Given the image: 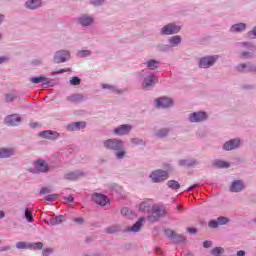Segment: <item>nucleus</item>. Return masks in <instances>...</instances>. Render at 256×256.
Listing matches in <instances>:
<instances>
[{
  "instance_id": "nucleus-1",
  "label": "nucleus",
  "mask_w": 256,
  "mask_h": 256,
  "mask_svg": "<svg viewBox=\"0 0 256 256\" xmlns=\"http://www.w3.org/2000/svg\"><path fill=\"white\" fill-rule=\"evenodd\" d=\"M104 149L114 151V155L118 161L125 159L127 152L125 151V142L119 138L107 139L102 142Z\"/></svg>"
},
{
  "instance_id": "nucleus-2",
  "label": "nucleus",
  "mask_w": 256,
  "mask_h": 256,
  "mask_svg": "<svg viewBox=\"0 0 256 256\" xmlns=\"http://www.w3.org/2000/svg\"><path fill=\"white\" fill-rule=\"evenodd\" d=\"M140 75L143 77L142 87L145 91H149L151 87H155V84L159 81V78L151 71H142Z\"/></svg>"
},
{
  "instance_id": "nucleus-3",
  "label": "nucleus",
  "mask_w": 256,
  "mask_h": 256,
  "mask_svg": "<svg viewBox=\"0 0 256 256\" xmlns=\"http://www.w3.org/2000/svg\"><path fill=\"white\" fill-rule=\"evenodd\" d=\"M219 61V55H208L199 58L198 67L199 69H211Z\"/></svg>"
},
{
  "instance_id": "nucleus-4",
  "label": "nucleus",
  "mask_w": 256,
  "mask_h": 256,
  "mask_svg": "<svg viewBox=\"0 0 256 256\" xmlns=\"http://www.w3.org/2000/svg\"><path fill=\"white\" fill-rule=\"evenodd\" d=\"M240 47H243V49H247L248 51H242L239 53L240 59H255V53L256 46H254L251 42H241Z\"/></svg>"
},
{
  "instance_id": "nucleus-5",
  "label": "nucleus",
  "mask_w": 256,
  "mask_h": 256,
  "mask_svg": "<svg viewBox=\"0 0 256 256\" xmlns=\"http://www.w3.org/2000/svg\"><path fill=\"white\" fill-rule=\"evenodd\" d=\"M71 61V51L67 49H61L54 53L53 63L60 65L61 63H67Z\"/></svg>"
},
{
  "instance_id": "nucleus-6",
  "label": "nucleus",
  "mask_w": 256,
  "mask_h": 256,
  "mask_svg": "<svg viewBox=\"0 0 256 256\" xmlns=\"http://www.w3.org/2000/svg\"><path fill=\"white\" fill-rule=\"evenodd\" d=\"M150 179L153 183H163V181L169 179V173L162 169H157L151 172Z\"/></svg>"
},
{
  "instance_id": "nucleus-7",
  "label": "nucleus",
  "mask_w": 256,
  "mask_h": 256,
  "mask_svg": "<svg viewBox=\"0 0 256 256\" xmlns=\"http://www.w3.org/2000/svg\"><path fill=\"white\" fill-rule=\"evenodd\" d=\"M151 212L152 214L147 217V221H149L150 223H155L159 221V219H161V217L165 215V210H163L161 206H157V205L153 206Z\"/></svg>"
},
{
  "instance_id": "nucleus-8",
  "label": "nucleus",
  "mask_w": 256,
  "mask_h": 256,
  "mask_svg": "<svg viewBox=\"0 0 256 256\" xmlns=\"http://www.w3.org/2000/svg\"><path fill=\"white\" fill-rule=\"evenodd\" d=\"M179 31H181V26L175 23H169L161 28L160 35H177Z\"/></svg>"
},
{
  "instance_id": "nucleus-9",
  "label": "nucleus",
  "mask_w": 256,
  "mask_h": 256,
  "mask_svg": "<svg viewBox=\"0 0 256 256\" xmlns=\"http://www.w3.org/2000/svg\"><path fill=\"white\" fill-rule=\"evenodd\" d=\"M209 116L205 111L193 112L189 115L188 121L190 123H203V121H207Z\"/></svg>"
},
{
  "instance_id": "nucleus-10",
  "label": "nucleus",
  "mask_w": 256,
  "mask_h": 256,
  "mask_svg": "<svg viewBox=\"0 0 256 256\" xmlns=\"http://www.w3.org/2000/svg\"><path fill=\"white\" fill-rule=\"evenodd\" d=\"M243 145V142H241V138H234L226 141L222 149L224 151H235V149H239Z\"/></svg>"
},
{
  "instance_id": "nucleus-11",
  "label": "nucleus",
  "mask_w": 256,
  "mask_h": 256,
  "mask_svg": "<svg viewBox=\"0 0 256 256\" xmlns=\"http://www.w3.org/2000/svg\"><path fill=\"white\" fill-rule=\"evenodd\" d=\"M21 115L19 114H10L4 118V123L8 127H19L21 125Z\"/></svg>"
},
{
  "instance_id": "nucleus-12",
  "label": "nucleus",
  "mask_w": 256,
  "mask_h": 256,
  "mask_svg": "<svg viewBox=\"0 0 256 256\" xmlns=\"http://www.w3.org/2000/svg\"><path fill=\"white\" fill-rule=\"evenodd\" d=\"M164 234L166 235V237H168V239H171L173 243H185V241H187V238H185V236L177 234L171 229H166L164 231Z\"/></svg>"
},
{
  "instance_id": "nucleus-13",
  "label": "nucleus",
  "mask_w": 256,
  "mask_h": 256,
  "mask_svg": "<svg viewBox=\"0 0 256 256\" xmlns=\"http://www.w3.org/2000/svg\"><path fill=\"white\" fill-rule=\"evenodd\" d=\"M229 218L225 216H219L217 219H212L208 222V227L210 229H217L223 225H229Z\"/></svg>"
},
{
  "instance_id": "nucleus-14",
  "label": "nucleus",
  "mask_w": 256,
  "mask_h": 256,
  "mask_svg": "<svg viewBox=\"0 0 256 256\" xmlns=\"http://www.w3.org/2000/svg\"><path fill=\"white\" fill-rule=\"evenodd\" d=\"M87 127V122L85 121H78V122H71L66 125V131L70 133H75L76 131H83Z\"/></svg>"
},
{
  "instance_id": "nucleus-15",
  "label": "nucleus",
  "mask_w": 256,
  "mask_h": 256,
  "mask_svg": "<svg viewBox=\"0 0 256 256\" xmlns=\"http://www.w3.org/2000/svg\"><path fill=\"white\" fill-rule=\"evenodd\" d=\"M133 131V126L129 124H122L114 128L113 133L118 137H123V135H129Z\"/></svg>"
},
{
  "instance_id": "nucleus-16",
  "label": "nucleus",
  "mask_w": 256,
  "mask_h": 256,
  "mask_svg": "<svg viewBox=\"0 0 256 256\" xmlns=\"http://www.w3.org/2000/svg\"><path fill=\"white\" fill-rule=\"evenodd\" d=\"M38 137H41L42 139H48L49 141H57V139L61 137V134L53 130H44L39 132Z\"/></svg>"
},
{
  "instance_id": "nucleus-17",
  "label": "nucleus",
  "mask_w": 256,
  "mask_h": 256,
  "mask_svg": "<svg viewBox=\"0 0 256 256\" xmlns=\"http://www.w3.org/2000/svg\"><path fill=\"white\" fill-rule=\"evenodd\" d=\"M78 25H81V27H91V25H93V23H95V18L93 16L87 15V14H83L81 16H79L76 19Z\"/></svg>"
},
{
  "instance_id": "nucleus-18",
  "label": "nucleus",
  "mask_w": 256,
  "mask_h": 256,
  "mask_svg": "<svg viewBox=\"0 0 256 256\" xmlns=\"http://www.w3.org/2000/svg\"><path fill=\"white\" fill-rule=\"evenodd\" d=\"M158 109H169L173 107V99L167 97H160L155 100Z\"/></svg>"
},
{
  "instance_id": "nucleus-19",
  "label": "nucleus",
  "mask_w": 256,
  "mask_h": 256,
  "mask_svg": "<svg viewBox=\"0 0 256 256\" xmlns=\"http://www.w3.org/2000/svg\"><path fill=\"white\" fill-rule=\"evenodd\" d=\"M36 173H49V164L43 159H38L34 162Z\"/></svg>"
},
{
  "instance_id": "nucleus-20",
  "label": "nucleus",
  "mask_w": 256,
  "mask_h": 256,
  "mask_svg": "<svg viewBox=\"0 0 256 256\" xmlns=\"http://www.w3.org/2000/svg\"><path fill=\"white\" fill-rule=\"evenodd\" d=\"M43 6V1L42 0H27L24 3L25 9L28 11H37V9H40V7Z\"/></svg>"
},
{
  "instance_id": "nucleus-21",
  "label": "nucleus",
  "mask_w": 256,
  "mask_h": 256,
  "mask_svg": "<svg viewBox=\"0 0 256 256\" xmlns=\"http://www.w3.org/2000/svg\"><path fill=\"white\" fill-rule=\"evenodd\" d=\"M92 201L97 205H101V207H105L109 203V198L104 194L95 193L92 196Z\"/></svg>"
},
{
  "instance_id": "nucleus-22",
  "label": "nucleus",
  "mask_w": 256,
  "mask_h": 256,
  "mask_svg": "<svg viewBox=\"0 0 256 256\" xmlns=\"http://www.w3.org/2000/svg\"><path fill=\"white\" fill-rule=\"evenodd\" d=\"M15 148L13 147H1L0 148V159H9L10 157H15Z\"/></svg>"
},
{
  "instance_id": "nucleus-23",
  "label": "nucleus",
  "mask_w": 256,
  "mask_h": 256,
  "mask_svg": "<svg viewBox=\"0 0 256 256\" xmlns=\"http://www.w3.org/2000/svg\"><path fill=\"white\" fill-rule=\"evenodd\" d=\"M154 206L155 205H153L152 199H146L142 203H140L139 211H141L142 213H149L150 211H152Z\"/></svg>"
},
{
  "instance_id": "nucleus-24",
  "label": "nucleus",
  "mask_w": 256,
  "mask_h": 256,
  "mask_svg": "<svg viewBox=\"0 0 256 256\" xmlns=\"http://www.w3.org/2000/svg\"><path fill=\"white\" fill-rule=\"evenodd\" d=\"M245 189L243 180H234L230 186L231 193H241Z\"/></svg>"
},
{
  "instance_id": "nucleus-25",
  "label": "nucleus",
  "mask_w": 256,
  "mask_h": 256,
  "mask_svg": "<svg viewBox=\"0 0 256 256\" xmlns=\"http://www.w3.org/2000/svg\"><path fill=\"white\" fill-rule=\"evenodd\" d=\"M65 179L70 181H75V179H81V177H85V172L82 170H75L64 175Z\"/></svg>"
},
{
  "instance_id": "nucleus-26",
  "label": "nucleus",
  "mask_w": 256,
  "mask_h": 256,
  "mask_svg": "<svg viewBox=\"0 0 256 256\" xmlns=\"http://www.w3.org/2000/svg\"><path fill=\"white\" fill-rule=\"evenodd\" d=\"M143 223H145V218L141 217L133 226L128 227L126 231L132 233H139V231H141V227H143Z\"/></svg>"
},
{
  "instance_id": "nucleus-27",
  "label": "nucleus",
  "mask_w": 256,
  "mask_h": 256,
  "mask_svg": "<svg viewBox=\"0 0 256 256\" xmlns=\"http://www.w3.org/2000/svg\"><path fill=\"white\" fill-rule=\"evenodd\" d=\"M66 101L69 103H83L85 101V96L83 94H71L70 96L66 97Z\"/></svg>"
},
{
  "instance_id": "nucleus-28",
  "label": "nucleus",
  "mask_w": 256,
  "mask_h": 256,
  "mask_svg": "<svg viewBox=\"0 0 256 256\" xmlns=\"http://www.w3.org/2000/svg\"><path fill=\"white\" fill-rule=\"evenodd\" d=\"M246 30H247V24L240 22L232 25L229 31L230 33H243Z\"/></svg>"
},
{
  "instance_id": "nucleus-29",
  "label": "nucleus",
  "mask_w": 256,
  "mask_h": 256,
  "mask_svg": "<svg viewBox=\"0 0 256 256\" xmlns=\"http://www.w3.org/2000/svg\"><path fill=\"white\" fill-rule=\"evenodd\" d=\"M180 167H197L199 161L196 159H181L178 161Z\"/></svg>"
},
{
  "instance_id": "nucleus-30",
  "label": "nucleus",
  "mask_w": 256,
  "mask_h": 256,
  "mask_svg": "<svg viewBox=\"0 0 256 256\" xmlns=\"http://www.w3.org/2000/svg\"><path fill=\"white\" fill-rule=\"evenodd\" d=\"M144 65L146 66V69H148L149 71H155L159 67L160 62L159 60L148 59L144 62Z\"/></svg>"
},
{
  "instance_id": "nucleus-31",
  "label": "nucleus",
  "mask_w": 256,
  "mask_h": 256,
  "mask_svg": "<svg viewBox=\"0 0 256 256\" xmlns=\"http://www.w3.org/2000/svg\"><path fill=\"white\" fill-rule=\"evenodd\" d=\"M182 38L180 35H175L170 38H168V45H170V48L173 49L174 47H179V44L181 43Z\"/></svg>"
},
{
  "instance_id": "nucleus-32",
  "label": "nucleus",
  "mask_w": 256,
  "mask_h": 256,
  "mask_svg": "<svg viewBox=\"0 0 256 256\" xmlns=\"http://www.w3.org/2000/svg\"><path fill=\"white\" fill-rule=\"evenodd\" d=\"M64 221H65V216L58 215L56 217L50 218L49 225H52L53 227H55L57 225H61V223H64Z\"/></svg>"
},
{
  "instance_id": "nucleus-33",
  "label": "nucleus",
  "mask_w": 256,
  "mask_h": 256,
  "mask_svg": "<svg viewBox=\"0 0 256 256\" xmlns=\"http://www.w3.org/2000/svg\"><path fill=\"white\" fill-rule=\"evenodd\" d=\"M212 165L218 169H229V167H231L229 162H225L223 160H214Z\"/></svg>"
},
{
  "instance_id": "nucleus-34",
  "label": "nucleus",
  "mask_w": 256,
  "mask_h": 256,
  "mask_svg": "<svg viewBox=\"0 0 256 256\" xmlns=\"http://www.w3.org/2000/svg\"><path fill=\"white\" fill-rule=\"evenodd\" d=\"M169 135V128H160L154 133V137H157V139H165Z\"/></svg>"
},
{
  "instance_id": "nucleus-35",
  "label": "nucleus",
  "mask_w": 256,
  "mask_h": 256,
  "mask_svg": "<svg viewBox=\"0 0 256 256\" xmlns=\"http://www.w3.org/2000/svg\"><path fill=\"white\" fill-rule=\"evenodd\" d=\"M102 89H108L111 93H116V95H121L123 93L122 89L117 88V86H113L111 84H102Z\"/></svg>"
},
{
  "instance_id": "nucleus-36",
  "label": "nucleus",
  "mask_w": 256,
  "mask_h": 256,
  "mask_svg": "<svg viewBox=\"0 0 256 256\" xmlns=\"http://www.w3.org/2000/svg\"><path fill=\"white\" fill-rule=\"evenodd\" d=\"M30 251H41L43 249V242L28 243Z\"/></svg>"
},
{
  "instance_id": "nucleus-37",
  "label": "nucleus",
  "mask_w": 256,
  "mask_h": 256,
  "mask_svg": "<svg viewBox=\"0 0 256 256\" xmlns=\"http://www.w3.org/2000/svg\"><path fill=\"white\" fill-rule=\"evenodd\" d=\"M92 54L93 52H91V50H79L76 57H78V59H85V57H91Z\"/></svg>"
},
{
  "instance_id": "nucleus-38",
  "label": "nucleus",
  "mask_w": 256,
  "mask_h": 256,
  "mask_svg": "<svg viewBox=\"0 0 256 256\" xmlns=\"http://www.w3.org/2000/svg\"><path fill=\"white\" fill-rule=\"evenodd\" d=\"M156 48L160 53H169V51H173L169 44H158Z\"/></svg>"
},
{
  "instance_id": "nucleus-39",
  "label": "nucleus",
  "mask_w": 256,
  "mask_h": 256,
  "mask_svg": "<svg viewBox=\"0 0 256 256\" xmlns=\"http://www.w3.org/2000/svg\"><path fill=\"white\" fill-rule=\"evenodd\" d=\"M30 81L35 85H38V83H43V87H45V81H47V76L32 77Z\"/></svg>"
},
{
  "instance_id": "nucleus-40",
  "label": "nucleus",
  "mask_w": 256,
  "mask_h": 256,
  "mask_svg": "<svg viewBox=\"0 0 256 256\" xmlns=\"http://www.w3.org/2000/svg\"><path fill=\"white\" fill-rule=\"evenodd\" d=\"M167 186L170 188V189H173V190H177V189H180L181 188V184H179L177 181L175 180H170L167 182Z\"/></svg>"
},
{
  "instance_id": "nucleus-41",
  "label": "nucleus",
  "mask_w": 256,
  "mask_h": 256,
  "mask_svg": "<svg viewBox=\"0 0 256 256\" xmlns=\"http://www.w3.org/2000/svg\"><path fill=\"white\" fill-rule=\"evenodd\" d=\"M24 217L28 221V223H33V215L31 214L30 208H25Z\"/></svg>"
},
{
  "instance_id": "nucleus-42",
  "label": "nucleus",
  "mask_w": 256,
  "mask_h": 256,
  "mask_svg": "<svg viewBox=\"0 0 256 256\" xmlns=\"http://www.w3.org/2000/svg\"><path fill=\"white\" fill-rule=\"evenodd\" d=\"M17 99V94L15 93H7L5 98V103H13Z\"/></svg>"
},
{
  "instance_id": "nucleus-43",
  "label": "nucleus",
  "mask_w": 256,
  "mask_h": 256,
  "mask_svg": "<svg viewBox=\"0 0 256 256\" xmlns=\"http://www.w3.org/2000/svg\"><path fill=\"white\" fill-rule=\"evenodd\" d=\"M211 253L214 256L223 255V253H225V249H223V247H215L211 250Z\"/></svg>"
},
{
  "instance_id": "nucleus-44",
  "label": "nucleus",
  "mask_w": 256,
  "mask_h": 256,
  "mask_svg": "<svg viewBox=\"0 0 256 256\" xmlns=\"http://www.w3.org/2000/svg\"><path fill=\"white\" fill-rule=\"evenodd\" d=\"M246 69L247 71H249V66H247V64L245 63H241L236 66V70L238 71V73H245Z\"/></svg>"
},
{
  "instance_id": "nucleus-45",
  "label": "nucleus",
  "mask_w": 256,
  "mask_h": 256,
  "mask_svg": "<svg viewBox=\"0 0 256 256\" xmlns=\"http://www.w3.org/2000/svg\"><path fill=\"white\" fill-rule=\"evenodd\" d=\"M118 231H121V228L119 226H110L106 228V233L108 234H115L118 233Z\"/></svg>"
},
{
  "instance_id": "nucleus-46",
  "label": "nucleus",
  "mask_w": 256,
  "mask_h": 256,
  "mask_svg": "<svg viewBox=\"0 0 256 256\" xmlns=\"http://www.w3.org/2000/svg\"><path fill=\"white\" fill-rule=\"evenodd\" d=\"M107 0H90V5H93V7H101L102 5H105V2Z\"/></svg>"
},
{
  "instance_id": "nucleus-47",
  "label": "nucleus",
  "mask_w": 256,
  "mask_h": 256,
  "mask_svg": "<svg viewBox=\"0 0 256 256\" xmlns=\"http://www.w3.org/2000/svg\"><path fill=\"white\" fill-rule=\"evenodd\" d=\"M70 85L77 87V85H81V78L74 76L70 79Z\"/></svg>"
},
{
  "instance_id": "nucleus-48",
  "label": "nucleus",
  "mask_w": 256,
  "mask_h": 256,
  "mask_svg": "<svg viewBox=\"0 0 256 256\" xmlns=\"http://www.w3.org/2000/svg\"><path fill=\"white\" fill-rule=\"evenodd\" d=\"M16 249H29V243L23 241L17 242Z\"/></svg>"
},
{
  "instance_id": "nucleus-49",
  "label": "nucleus",
  "mask_w": 256,
  "mask_h": 256,
  "mask_svg": "<svg viewBox=\"0 0 256 256\" xmlns=\"http://www.w3.org/2000/svg\"><path fill=\"white\" fill-rule=\"evenodd\" d=\"M131 143L132 145H136V146L145 145V141H143V139L141 138H132Z\"/></svg>"
},
{
  "instance_id": "nucleus-50",
  "label": "nucleus",
  "mask_w": 256,
  "mask_h": 256,
  "mask_svg": "<svg viewBox=\"0 0 256 256\" xmlns=\"http://www.w3.org/2000/svg\"><path fill=\"white\" fill-rule=\"evenodd\" d=\"M69 72H71V68H62V69H60V70H58V71H53V72H52V75H53V76H55V75H61V74H63V73H69Z\"/></svg>"
},
{
  "instance_id": "nucleus-51",
  "label": "nucleus",
  "mask_w": 256,
  "mask_h": 256,
  "mask_svg": "<svg viewBox=\"0 0 256 256\" xmlns=\"http://www.w3.org/2000/svg\"><path fill=\"white\" fill-rule=\"evenodd\" d=\"M44 87H55V79H49L46 77Z\"/></svg>"
},
{
  "instance_id": "nucleus-52",
  "label": "nucleus",
  "mask_w": 256,
  "mask_h": 256,
  "mask_svg": "<svg viewBox=\"0 0 256 256\" xmlns=\"http://www.w3.org/2000/svg\"><path fill=\"white\" fill-rule=\"evenodd\" d=\"M32 67H41L43 65V60L42 59H34L31 61Z\"/></svg>"
},
{
  "instance_id": "nucleus-53",
  "label": "nucleus",
  "mask_w": 256,
  "mask_h": 256,
  "mask_svg": "<svg viewBox=\"0 0 256 256\" xmlns=\"http://www.w3.org/2000/svg\"><path fill=\"white\" fill-rule=\"evenodd\" d=\"M44 199L45 201H57L58 196L57 194H48Z\"/></svg>"
},
{
  "instance_id": "nucleus-54",
  "label": "nucleus",
  "mask_w": 256,
  "mask_h": 256,
  "mask_svg": "<svg viewBox=\"0 0 256 256\" xmlns=\"http://www.w3.org/2000/svg\"><path fill=\"white\" fill-rule=\"evenodd\" d=\"M131 213L132 212L127 207L121 209V214L124 215V217H130Z\"/></svg>"
},
{
  "instance_id": "nucleus-55",
  "label": "nucleus",
  "mask_w": 256,
  "mask_h": 256,
  "mask_svg": "<svg viewBox=\"0 0 256 256\" xmlns=\"http://www.w3.org/2000/svg\"><path fill=\"white\" fill-rule=\"evenodd\" d=\"M53 248H45L42 250V256H49L52 255Z\"/></svg>"
},
{
  "instance_id": "nucleus-56",
  "label": "nucleus",
  "mask_w": 256,
  "mask_h": 256,
  "mask_svg": "<svg viewBox=\"0 0 256 256\" xmlns=\"http://www.w3.org/2000/svg\"><path fill=\"white\" fill-rule=\"evenodd\" d=\"M5 63H9V56H0V65H5Z\"/></svg>"
},
{
  "instance_id": "nucleus-57",
  "label": "nucleus",
  "mask_w": 256,
  "mask_h": 256,
  "mask_svg": "<svg viewBox=\"0 0 256 256\" xmlns=\"http://www.w3.org/2000/svg\"><path fill=\"white\" fill-rule=\"evenodd\" d=\"M73 221L78 225H83L85 223V219H83V217L73 218Z\"/></svg>"
},
{
  "instance_id": "nucleus-58",
  "label": "nucleus",
  "mask_w": 256,
  "mask_h": 256,
  "mask_svg": "<svg viewBox=\"0 0 256 256\" xmlns=\"http://www.w3.org/2000/svg\"><path fill=\"white\" fill-rule=\"evenodd\" d=\"M47 193H51V189L49 187L41 188L40 195H47Z\"/></svg>"
},
{
  "instance_id": "nucleus-59",
  "label": "nucleus",
  "mask_w": 256,
  "mask_h": 256,
  "mask_svg": "<svg viewBox=\"0 0 256 256\" xmlns=\"http://www.w3.org/2000/svg\"><path fill=\"white\" fill-rule=\"evenodd\" d=\"M213 245V242L211 240H206L203 242L204 249H209Z\"/></svg>"
},
{
  "instance_id": "nucleus-60",
  "label": "nucleus",
  "mask_w": 256,
  "mask_h": 256,
  "mask_svg": "<svg viewBox=\"0 0 256 256\" xmlns=\"http://www.w3.org/2000/svg\"><path fill=\"white\" fill-rule=\"evenodd\" d=\"M198 187H201V185H200V184H194V185L188 187V188L186 189V191L191 192V191H193L194 189H197Z\"/></svg>"
},
{
  "instance_id": "nucleus-61",
  "label": "nucleus",
  "mask_w": 256,
  "mask_h": 256,
  "mask_svg": "<svg viewBox=\"0 0 256 256\" xmlns=\"http://www.w3.org/2000/svg\"><path fill=\"white\" fill-rule=\"evenodd\" d=\"M248 72L249 73H256V66L255 65L248 66Z\"/></svg>"
},
{
  "instance_id": "nucleus-62",
  "label": "nucleus",
  "mask_w": 256,
  "mask_h": 256,
  "mask_svg": "<svg viewBox=\"0 0 256 256\" xmlns=\"http://www.w3.org/2000/svg\"><path fill=\"white\" fill-rule=\"evenodd\" d=\"M248 35H253V39H256V26L248 32Z\"/></svg>"
},
{
  "instance_id": "nucleus-63",
  "label": "nucleus",
  "mask_w": 256,
  "mask_h": 256,
  "mask_svg": "<svg viewBox=\"0 0 256 256\" xmlns=\"http://www.w3.org/2000/svg\"><path fill=\"white\" fill-rule=\"evenodd\" d=\"M3 23H5V14L0 13V26H2Z\"/></svg>"
},
{
  "instance_id": "nucleus-64",
  "label": "nucleus",
  "mask_w": 256,
  "mask_h": 256,
  "mask_svg": "<svg viewBox=\"0 0 256 256\" xmlns=\"http://www.w3.org/2000/svg\"><path fill=\"white\" fill-rule=\"evenodd\" d=\"M237 256H245V250L237 251Z\"/></svg>"
}]
</instances>
